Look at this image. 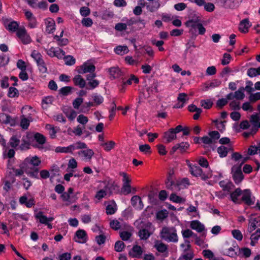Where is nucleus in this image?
<instances>
[{
	"mask_svg": "<svg viewBox=\"0 0 260 260\" xmlns=\"http://www.w3.org/2000/svg\"><path fill=\"white\" fill-rule=\"evenodd\" d=\"M231 199L236 204H241L243 202L248 206L253 205L255 200V197L252 196L249 189L242 190L239 188H237L231 193Z\"/></svg>",
	"mask_w": 260,
	"mask_h": 260,
	"instance_id": "1",
	"label": "nucleus"
},
{
	"mask_svg": "<svg viewBox=\"0 0 260 260\" xmlns=\"http://www.w3.org/2000/svg\"><path fill=\"white\" fill-rule=\"evenodd\" d=\"M41 164L40 159L37 156L26 158L22 163V167L24 168L25 172L31 178H39V169L37 168Z\"/></svg>",
	"mask_w": 260,
	"mask_h": 260,
	"instance_id": "2",
	"label": "nucleus"
},
{
	"mask_svg": "<svg viewBox=\"0 0 260 260\" xmlns=\"http://www.w3.org/2000/svg\"><path fill=\"white\" fill-rule=\"evenodd\" d=\"M160 237L167 242L177 243L178 241L177 231L174 227H163L160 232Z\"/></svg>",
	"mask_w": 260,
	"mask_h": 260,
	"instance_id": "3",
	"label": "nucleus"
},
{
	"mask_svg": "<svg viewBox=\"0 0 260 260\" xmlns=\"http://www.w3.org/2000/svg\"><path fill=\"white\" fill-rule=\"evenodd\" d=\"M188 166L191 174L194 176L200 177L204 180H206L212 176V171L210 169L203 172L199 166H191L190 164H188Z\"/></svg>",
	"mask_w": 260,
	"mask_h": 260,
	"instance_id": "4",
	"label": "nucleus"
},
{
	"mask_svg": "<svg viewBox=\"0 0 260 260\" xmlns=\"http://www.w3.org/2000/svg\"><path fill=\"white\" fill-rule=\"evenodd\" d=\"M78 156L85 162L90 161L94 153L91 149L84 148L77 152Z\"/></svg>",
	"mask_w": 260,
	"mask_h": 260,
	"instance_id": "5",
	"label": "nucleus"
},
{
	"mask_svg": "<svg viewBox=\"0 0 260 260\" xmlns=\"http://www.w3.org/2000/svg\"><path fill=\"white\" fill-rule=\"evenodd\" d=\"M232 177L235 182L239 184L243 179L241 166L234 165L232 168Z\"/></svg>",
	"mask_w": 260,
	"mask_h": 260,
	"instance_id": "6",
	"label": "nucleus"
},
{
	"mask_svg": "<svg viewBox=\"0 0 260 260\" xmlns=\"http://www.w3.org/2000/svg\"><path fill=\"white\" fill-rule=\"evenodd\" d=\"M95 70V66L89 62H86L81 66L78 70V72L79 74H85L89 73V74H95L94 73Z\"/></svg>",
	"mask_w": 260,
	"mask_h": 260,
	"instance_id": "7",
	"label": "nucleus"
},
{
	"mask_svg": "<svg viewBox=\"0 0 260 260\" xmlns=\"http://www.w3.org/2000/svg\"><path fill=\"white\" fill-rule=\"evenodd\" d=\"M25 16L28 21V26L30 28L37 27L38 22L36 17L34 14L29 10H24Z\"/></svg>",
	"mask_w": 260,
	"mask_h": 260,
	"instance_id": "8",
	"label": "nucleus"
},
{
	"mask_svg": "<svg viewBox=\"0 0 260 260\" xmlns=\"http://www.w3.org/2000/svg\"><path fill=\"white\" fill-rule=\"evenodd\" d=\"M17 35L24 44H28L31 41L29 35L24 28H20L17 31Z\"/></svg>",
	"mask_w": 260,
	"mask_h": 260,
	"instance_id": "9",
	"label": "nucleus"
},
{
	"mask_svg": "<svg viewBox=\"0 0 260 260\" xmlns=\"http://www.w3.org/2000/svg\"><path fill=\"white\" fill-rule=\"evenodd\" d=\"M139 82V78L133 74H131L127 80H123L122 85L119 89L121 92H124L126 85H132L133 83L138 84Z\"/></svg>",
	"mask_w": 260,
	"mask_h": 260,
	"instance_id": "10",
	"label": "nucleus"
},
{
	"mask_svg": "<svg viewBox=\"0 0 260 260\" xmlns=\"http://www.w3.org/2000/svg\"><path fill=\"white\" fill-rule=\"evenodd\" d=\"M245 97L244 89L243 87H240L238 90L234 93L231 92L226 95V98L229 100H232L236 99L238 100H242Z\"/></svg>",
	"mask_w": 260,
	"mask_h": 260,
	"instance_id": "11",
	"label": "nucleus"
},
{
	"mask_svg": "<svg viewBox=\"0 0 260 260\" xmlns=\"http://www.w3.org/2000/svg\"><path fill=\"white\" fill-rule=\"evenodd\" d=\"M88 237L86 232L83 230H79L76 232L74 237L75 241L80 243H85Z\"/></svg>",
	"mask_w": 260,
	"mask_h": 260,
	"instance_id": "12",
	"label": "nucleus"
},
{
	"mask_svg": "<svg viewBox=\"0 0 260 260\" xmlns=\"http://www.w3.org/2000/svg\"><path fill=\"white\" fill-rule=\"evenodd\" d=\"M217 152L220 157H225L227 156L228 152L233 151V148L232 145H228L226 146L221 145L218 147Z\"/></svg>",
	"mask_w": 260,
	"mask_h": 260,
	"instance_id": "13",
	"label": "nucleus"
},
{
	"mask_svg": "<svg viewBox=\"0 0 260 260\" xmlns=\"http://www.w3.org/2000/svg\"><path fill=\"white\" fill-rule=\"evenodd\" d=\"M190 227L198 233H202L205 230L204 224L198 220L191 221L190 223Z\"/></svg>",
	"mask_w": 260,
	"mask_h": 260,
	"instance_id": "14",
	"label": "nucleus"
},
{
	"mask_svg": "<svg viewBox=\"0 0 260 260\" xmlns=\"http://www.w3.org/2000/svg\"><path fill=\"white\" fill-rule=\"evenodd\" d=\"M154 247L160 253L165 254L166 256L168 254V246L164 243L156 241L154 245Z\"/></svg>",
	"mask_w": 260,
	"mask_h": 260,
	"instance_id": "15",
	"label": "nucleus"
},
{
	"mask_svg": "<svg viewBox=\"0 0 260 260\" xmlns=\"http://www.w3.org/2000/svg\"><path fill=\"white\" fill-rule=\"evenodd\" d=\"M260 225V220L258 218L251 217L249 219L247 231L252 233L256 228Z\"/></svg>",
	"mask_w": 260,
	"mask_h": 260,
	"instance_id": "16",
	"label": "nucleus"
},
{
	"mask_svg": "<svg viewBox=\"0 0 260 260\" xmlns=\"http://www.w3.org/2000/svg\"><path fill=\"white\" fill-rule=\"evenodd\" d=\"M158 83L157 81H154L152 84L148 87H146V90L147 94H145V96L147 98L149 97L151 95L154 94L158 92L157 87Z\"/></svg>",
	"mask_w": 260,
	"mask_h": 260,
	"instance_id": "17",
	"label": "nucleus"
},
{
	"mask_svg": "<svg viewBox=\"0 0 260 260\" xmlns=\"http://www.w3.org/2000/svg\"><path fill=\"white\" fill-rule=\"evenodd\" d=\"M131 203L136 209L141 210L144 207L141 198L138 196H134L132 198Z\"/></svg>",
	"mask_w": 260,
	"mask_h": 260,
	"instance_id": "18",
	"label": "nucleus"
},
{
	"mask_svg": "<svg viewBox=\"0 0 260 260\" xmlns=\"http://www.w3.org/2000/svg\"><path fill=\"white\" fill-rule=\"evenodd\" d=\"M70 153H72L75 150L83 149L87 148V145L81 141H78L69 146Z\"/></svg>",
	"mask_w": 260,
	"mask_h": 260,
	"instance_id": "19",
	"label": "nucleus"
},
{
	"mask_svg": "<svg viewBox=\"0 0 260 260\" xmlns=\"http://www.w3.org/2000/svg\"><path fill=\"white\" fill-rule=\"evenodd\" d=\"M96 77L95 74H88L86 76V79L88 81V85L90 89H94L99 84V81L94 78Z\"/></svg>",
	"mask_w": 260,
	"mask_h": 260,
	"instance_id": "20",
	"label": "nucleus"
},
{
	"mask_svg": "<svg viewBox=\"0 0 260 260\" xmlns=\"http://www.w3.org/2000/svg\"><path fill=\"white\" fill-rule=\"evenodd\" d=\"M61 197L64 202H67V205L75 202L77 199L75 195L69 194V193H62Z\"/></svg>",
	"mask_w": 260,
	"mask_h": 260,
	"instance_id": "21",
	"label": "nucleus"
},
{
	"mask_svg": "<svg viewBox=\"0 0 260 260\" xmlns=\"http://www.w3.org/2000/svg\"><path fill=\"white\" fill-rule=\"evenodd\" d=\"M176 135L174 132L173 128L169 129L164 134V138L166 140V143H170L176 139Z\"/></svg>",
	"mask_w": 260,
	"mask_h": 260,
	"instance_id": "22",
	"label": "nucleus"
},
{
	"mask_svg": "<svg viewBox=\"0 0 260 260\" xmlns=\"http://www.w3.org/2000/svg\"><path fill=\"white\" fill-rule=\"evenodd\" d=\"M46 31L48 34L52 33L55 29V21L51 18H48L45 20Z\"/></svg>",
	"mask_w": 260,
	"mask_h": 260,
	"instance_id": "23",
	"label": "nucleus"
},
{
	"mask_svg": "<svg viewBox=\"0 0 260 260\" xmlns=\"http://www.w3.org/2000/svg\"><path fill=\"white\" fill-rule=\"evenodd\" d=\"M35 217L37 219H39L40 223L45 224L47 223V222L52 221L54 220V218L50 217H47V216L43 215V212L39 211L35 215Z\"/></svg>",
	"mask_w": 260,
	"mask_h": 260,
	"instance_id": "24",
	"label": "nucleus"
},
{
	"mask_svg": "<svg viewBox=\"0 0 260 260\" xmlns=\"http://www.w3.org/2000/svg\"><path fill=\"white\" fill-rule=\"evenodd\" d=\"M200 23L199 20L191 19L187 21L185 25L187 27L190 28V31L194 32Z\"/></svg>",
	"mask_w": 260,
	"mask_h": 260,
	"instance_id": "25",
	"label": "nucleus"
},
{
	"mask_svg": "<svg viewBox=\"0 0 260 260\" xmlns=\"http://www.w3.org/2000/svg\"><path fill=\"white\" fill-rule=\"evenodd\" d=\"M250 26L249 20L247 19H244L240 22L239 25V29L241 32L246 33L248 31Z\"/></svg>",
	"mask_w": 260,
	"mask_h": 260,
	"instance_id": "26",
	"label": "nucleus"
},
{
	"mask_svg": "<svg viewBox=\"0 0 260 260\" xmlns=\"http://www.w3.org/2000/svg\"><path fill=\"white\" fill-rule=\"evenodd\" d=\"M73 82L75 85L79 86L80 88H84L86 85L85 80L81 75H76L73 78Z\"/></svg>",
	"mask_w": 260,
	"mask_h": 260,
	"instance_id": "27",
	"label": "nucleus"
},
{
	"mask_svg": "<svg viewBox=\"0 0 260 260\" xmlns=\"http://www.w3.org/2000/svg\"><path fill=\"white\" fill-rule=\"evenodd\" d=\"M109 187L107 185H105L103 189H101L97 191L95 198L98 200H101L103 198H105L108 193Z\"/></svg>",
	"mask_w": 260,
	"mask_h": 260,
	"instance_id": "28",
	"label": "nucleus"
},
{
	"mask_svg": "<svg viewBox=\"0 0 260 260\" xmlns=\"http://www.w3.org/2000/svg\"><path fill=\"white\" fill-rule=\"evenodd\" d=\"M152 234L146 228H142L138 232V236L141 240H146L149 238Z\"/></svg>",
	"mask_w": 260,
	"mask_h": 260,
	"instance_id": "29",
	"label": "nucleus"
},
{
	"mask_svg": "<svg viewBox=\"0 0 260 260\" xmlns=\"http://www.w3.org/2000/svg\"><path fill=\"white\" fill-rule=\"evenodd\" d=\"M0 121L2 123L5 124H10L13 125L14 121L12 118L7 114L1 113L0 114Z\"/></svg>",
	"mask_w": 260,
	"mask_h": 260,
	"instance_id": "30",
	"label": "nucleus"
},
{
	"mask_svg": "<svg viewBox=\"0 0 260 260\" xmlns=\"http://www.w3.org/2000/svg\"><path fill=\"white\" fill-rule=\"evenodd\" d=\"M143 253L142 248L138 245H135L133 247L131 255L134 257H139L141 256Z\"/></svg>",
	"mask_w": 260,
	"mask_h": 260,
	"instance_id": "31",
	"label": "nucleus"
},
{
	"mask_svg": "<svg viewBox=\"0 0 260 260\" xmlns=\"http://www.w3.org/2000/svg\"><path fill=\"white\" fill-rule=\"evenodd\" d=\"M6 28L11 31H15L18 30L19 24L16 21H11L5 23Z\"/></svg>",
	"mask_w": 260,
	"mask_h": 260,
	"instance_id": "32",
	"label": "nucleus"
},
{
	"mask_svg": "<svg viewBox=\"0 0 260 260\" xmlns=\"http://www.w3.org/2000/svg\"><path fill=\"white\" fill-rule=\"evenodd\" d=\"M30 140H29V135H27L26 138L23 137L22 143L20 145L19 148L21 150H26L29 148Z\"/></svg>",
	"mask_w": 260,
	"mask_h": 260,
	"instance_id": "33",
	"label": "nucleus"
},
{
	"mask_svg": "<svg viewBox=\"0 0 260 260\" xmlns=\"http://www.w3.org/2000/svg\"><path fill=\"white\" fill-rule=\"evenodd\" d=\"M109 74L113 78H116L120 77L121 72L120 69L117 67H112L109 69Z\"/></svg>",
	"mask_w": 260,
	"mask_h": 260,
	"instance_id": "34",
	"label": "nucleus"
},
{
	"mask_svg": "<svg viewBox=\"0 0 260 260\" xmlns=\"http://www.w3.org/2000/svg\"><path fill=\"white\" fill-rule=\"evenodd\" d=\"M106 213L109 215H112L115 213L117 210L116 204L114 202H112L106 207Z\"/></svg>",
	"mask_w": 260,
	"mask_h": 260,
	"instance_id": "35",
	"label": "nucleus"
},
{
	"mask_svg": "<svg viewBox=\"0 0 260 260\" xmlns=\"http://www.w3.org/2000/svg\"><path fill=\"white\" fill-rule=\"evenodd\" d=\"M20 136L17 135L12 136L9 141L10 146L13 148H16L19 146L20 144Z\"/></svg>",
	"mask_w": 260,
	"mask_h": 260,
	"instance_id": "36",
	"label": "nucleus"
},
{
	"mask_svg": "<svg viewBox=\"0 0 260 260\" xmlns=\"http://www.w3.org/2000/svg\"><path fill=\"white\" fill-rule=\"evenodd\" d=\"M114 50L117 54L120 55L126 54L129 51L126 46H118Z\"/></svg>",
	"mask_w": 260,
	"mask_h": 260,
	"instance_id": "37",
	"label": "nucleus"
},
{
	"mask_svg": "<svg viewBox=\"0 0 260 260\" xmlns=\"http://www.w3.org/2000/svg\"><path fill=\"white\" fill-rule=\"evenodd\" d=\"M166 187L168 189L174 190L176 187V184L173 180L172 177L170 175L168 176L167 181H166Z\"/></svg>",
	"mask_w": 260,
	"mask_h": 260,
	"instance_id": "38",
	"label": "nucleus"
},
{
	"mask_svg": "<svg viewBox=\"0 0 260 260\" xmlns=\"http://www.w3.org/2000/svg\"><path fill=\"white\" fill-rule=\"evenodd\" d=\"M71 132L73 133L76 136H80L83 134L82 128L80 125H77L72 130L71 128L68 129V134L71 135Z\"/></svg>",
	"mask_w": 260,
	"mask_h": 260,
	"instance_id": "39",
	"label": "nucleus"
},
{
	"mask_svg": "<svg viewBox=\"0 0 260 260\" xmlns=\"http://www.w3.org/2000/svg\"><path fill=\"white\" fill-rule=\"evenodd\" d=\"M221 82L220 81L215 79L213 80L210 84L205 86L204 90L207 91L209 88H213L219 86L221 84Z\"/></svg>",
	"mask_w": 260,
	"mask_h": 260,
	"instance_id": "40",
	"label": "nucleus"
},
{
	"mask_svg": "<svg viewBox=\"0 0 260 260\" xmlns=\"http://www.w3.org/2000/svg\"><path fill=\"white\" fill-rule=\"evenodd\" d=\"M31 56L34 59L37 63L43 61L42 55L37 50H34L31 52Z\"/></svg>",
	"mask_w": 260,
	"mask_h": 260,
	"instance_id": "41",
	"label": "nucleus"
},
{
	"mask_svg": "<svg viewBox=\"0 0 260 260\" xmlns=\"http://www.w3.org/2000/svg\"><path fill=\"white\" fill-rule=\"evenodd\" d=\"M178 101L182 103L180 106H176V108H182L183 106V104L188 100L187 95L184 93H181L179 94L177 98Z\"/></svg>",
	"mask_w": 260,
	"mask_h": 260,
	"instance_id": "42",
	"label": "nucleus"
},
{
	"mask_svg": "<svg viewBox=\"0 0 260 260\" xmlns=\"http://www.w3.org/2000/svg\"><path fill=\"white\" fill-rule=\"evenodd\" d=\"M45 127L49 131V135L50 138L54 139L56 137V134L57 133L55 128L49 124H46Z\"/></svg>",
	"mask_w": 260,
	"mask_h": 260,
	"instance_id": "43",
	"label": "nucleus"
},
{
	"mask_svg": "<svg viewBox=\"0 0 260 260\" xmlns=\"http://www.w3.org/2000/svg\"><path fill=\"white\" fill-rule=\"evenodd\" d=\"M19 91L17 89L13 87H10L9 89L8 96L13 98L19 96Z\"/></svg>",
	"mask_w": 260,
	"mask_h": 260,
	"instance_id": "44",
	"label": "nucleus"
},
{
	"mask_svg": "<svg viewBox=\"0 0 260 260\" xmlns=\"http://www.w3.org/2000/svg\"><path fill=\"white\" fill-rule=\"evenodd\" d=\"M200 103L201 106L207 109L211 108L213 104L210 99L201 100Z\"/></svg>",
	"mask_w": 260,
	"mask_h": 260,
	"instance_id": "45",
	"label": "nucleus"
},
{
	"mask_svg": "<svg viewBox=\"0 0 260 260\" xmlns=\"http://www.w3.org/2000/svg\"><path fill=\"white\" fill-rule=\"evenodd\" d=\"M160 7V4L157 2L153 3L152 4H148L146 5L147 9L151 12H154L156 11Z\"/></svg>",
	"mask_w": 260,
	"mask_h": 260,
	"instance_id": "46",
	"label": "nucleus"
},
{
	"mask_svg": "<svg viewBox=\"0 0 260 260\" xmlns=\"http://www.w3.org/2000/svg\"><path fill=\"white\" fill-rule=\"evenodd\" d=\"M170 200L176 203H180L184 202L185 200L181 197L176 195L175 193H172L170 196Z\"/></svg>",
	"mask_w": 260,
	"mask_h": 260,
	"instance_id": "47",
	"label": "nucleus"
},
{
	"mask_svg": "<svg viewBox=\"0 0 260 260\" xmlns=\"http://www.w3.org/2000/svg\"><path fill=\"white\" fill-rule=\"evenodd\" d=\"M260 120V115L258 113H255L251 115L249 121L252 124L257 125L258 121Z\"/></svg>",
	"mask_w": 260,
	"mask_h": 260,
	"instance_id": "48",
	"label": "nucleus"
},
{
	"mask_svg": "<svg viewBox=\"0 0 260 260\" xmlns=\"http://www.w3.org/2000/svg\"><path fill=\"white\" fill-rule=\"evenodd\" d=\"M54 39L57 41V45L60 46L67 45L69 43L68 39L66 38L60 39L59 36L57 35H55L54 37Z\"/></svg>",
	"mask_w": 260,
	"mask_h": 260,
	"instance_id": "49",
	"label": "nucleus"
},
{
	"mask_svg": "<svg viewBox=\"0 0 260 260\" xmlns=\"http://www.w3.org/2000/svg\"><path fill=\"white\" fill-rule=\"evenodd\" d=\"M249 101L251 103H255L260 100V92L250 93L249 96Z\"/></svg>",
	"mask_w": 260,
	"mask_h": 260,
	"instance_id": "50",
	"label": "nucleus"
},
{
	"mask_svg": "<svg viewBox=\"0 0 260 260\" xmlns=\"http://www.w3.org/2000/svg\"><path fill=\"white\" fill-rule=\"evenodd\" d=\"M120 175L122 177V184H130L132 180L130 176L124 172H120Z\"/></svg>",
	"mask_w": 260,
	"mask_h": 260,
	"instance_id": "51",
	"label": "nucleus"
},
{
	"mask_svg": "<svg viewBox=\"0 0 260 260\" xmlns=\"http://www.w3.org/2000/svg\"><path fill=\"white\" fill-rule=\"evenodd\" d=\"M67 117L70 120L75 119L77 116V113L73 109H69L67 111L64 112Z\"/></svg>",
	"mask_w": 260,
	"mask_h": 260,
	"instance_id": "52",
	"label": "nucleus"
},
{
	"mask_svg": "<svg viewBox=\"0 0 260 260\" xmlns=\"http://www.w3.org/2000/svg\"><path fill=\"white\" fill-rule=\"evenodd\" d=\"M34 138L36 141L40 144H43L45 143L46 139L45 137L40 133H36L34 135Z\"/></svg>",
	"mask_w": 260,
	"mask_h": 260,
	"instance_id": "53",
	"label": "nucleus"
},
{
	"mask_svg": "<svg viewBox=\"0 0 260 260\" xmlns=\"http://www.w3.org/2000/svg\"><path fill=\"white\" fill-rule=\"evenodd\" d=\"M105 150L109 151L111 150L114 146L115 143L113 141H109L108 142L104 143L102 144Z\"/></svg>",
	"mask_w": 260,
	"mask_h": 260,
	"instance_id": "54",
	"label": "nucleus"
},
{
	"mask_svg": "<svg viewBox=\"0 0 260 260\" xmlns=\"http://www.w3.org/2000/svg\"><path fill=\"white\" fill-rule=\"evenodd\" d=\"M231 155V159L235 162H237L239 165L240 164L241 159L242 158V155L238 152H232Z\"/></svg>",
	"mask_w": 260,
	"mask_h": 260,
	"instance_id": "55",
	"label": "nucleus"
},
{
	"mask_svg": "<svg viewBox=\"0 0 260 260\" xmlns=\"http://www.w3.org/2000/svg\"><path fill=\"white\" fill-rule=\"evenodd\" d=\"M77 121L83 125H85L88 121V118L83 114L79 115L77 118Z\"/></svg>",
	"mask_w": 260,
	"mask_h": 260,
	"instance_id": "56",
	"label": "nucleus"
},
{
	"mask_svg": "<svg viewBox=\"0 0 260 260\" xmlns=\"http://www.w3.org/2000/svg\"><path fill=\"white\" fill-rule=\"evenodd\" d=\"M152 44L157 47L159 51H164L165 50L164 48L162 47V45L164 44L163 41H156L154 40L152 41Z\"/></svg>",
	"mask_w": 260,
	"mask_h": 260,
	"instance_id": "57",
	"label": "nucleus"
},
{
	"mask_svg": "<svg viewBox=\"0 0 260 260\" xmlns=\"http://www.w3.org/2000/svg\"><path fill=\"white\" fill-rule=\"evenodd\" d=\"M64 59L65 63L68 66H72L75 63V59L71 55H68L66 57L64 56L63 58Z\"/></svg>",
	"mask_w": 260,
	"mask_h": 260,
	"instance_id": "58",
	"label": "nucleus"
},
{
	"mask_svg": "<svg viewBox=\"0 0 260 260\" xmlns=\"http://www.w3.org/2000/svg\"><path fill=\"white\" fill-rule=\"evenodd\" d=\"M81 23L84 26L89 27L92 26L93 21L90 18H84L81 20Z\"/></svg>",
	"mask_w": 260,
	"mask_h": 260,
	"instance_id": "59",
	"label": "nucleus"
},
{
	"mask_svg": "<svg viewBox=\"0 0 260 260\" xmlns=\"http://www.w3.org/2000/svg\"><path fill=\"white\" fill-rule=\"evenodd\" d=\"M80 13L83 17H87L90 14V10L88 7H82L80 9Z\"/></svg>",
	"mask_w": 260,
	"mask_h": 260,
	"instance_id": "60",
	"label": "nucleus"
},
{
	"mask_svg": "<svg viewBox=\"0 0 260 260\" xmlns=\"http://www.w3.org/2000/svg\"><path fill=\"white\" fill-rule=\"evenodd\" d=\"M121 192L124 194H127L131 192V186L130 184H122Z\"/></svg>",
	"mask_w": 260,
	"mask_h": 260,
	"instance_id": "61",
	"label": "nucleus"
},
{
	"mask_svg": "<svg viewBox=\"0 0 260 260\" xmlns=\"http://www.w3.org/2000/svg\"><path fill=\"white\" fill-rule=\"evenodd\" d=\"M178 149L181 152L185 151L188 147L189 144L187 142H181L179 144H177Z\"/></svg>",
	"mask_w": 260,
	"mask_h": 260,
	"instance_id": "62",
	"label": "nucleus"
},
{
	"mask_svg": "<svg viewBox=\"0 0 260 260\" xmlns=\"http://www.w3.org/2000/svg\"><path fill=\"white\" fill-rule=\"evenodd\" d=\"M232 234L234 238L238 241H241L242 239L243 236L241 232L238 230H234L232 231Z\"/></svg>",
	"mask_w": 260,
	"mask_h": 260,
	"instance_id": "63",
	"label": "nucleus"
},
{
	"mask_svg": "<svg viewBox=\"0 0 260 260\" xmlns=\"http://www.w3.org/2000/svg\"><path fill=\"white\" fill-rule=\"evenodd\" d=\"M55 57H56L58 59L63 58L65 55V52L60 48H55Z\"/></svg>",
	"mask_w": 260,
	"mask_h": 260,
	"instance_id": "64",
	"label": "nucleus"
}]
</instances>
